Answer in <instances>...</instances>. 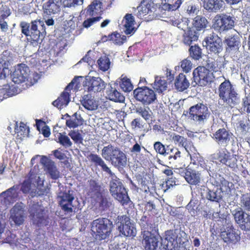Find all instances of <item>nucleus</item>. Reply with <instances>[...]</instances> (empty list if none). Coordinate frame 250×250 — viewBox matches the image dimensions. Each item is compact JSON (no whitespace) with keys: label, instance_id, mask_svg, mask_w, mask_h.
<instances>
[{"label":"nucleus","instance_id":"58836bf2","mask_svg":"<svg viewBox=\"0 0 250 250\" xmlns=\"http://www.w3.org/2000/svg\"><path fill=\"white\" fill-rule=\"evenodd\" d=\"M169 139L174 142L175 145L183 147L186 150L187 149L188 141L183 136H181L175 133H171L169 134Z\"/></svg>","mask_w":250,"mask_h":250},{"label":"nucleus","instance_id":"423d86ee","mask_svg":"<svg viewBox=\"0 0 250 250\" xmlns=\"http://www.w3.org/2000/svg\"><path fill=\"white\" fill-rule=\"evenodd\" d=\"M116 225L119 231L126 237H134L137 231L134 224L125 215L118 216L116 220Z\"/></svg>","mask_w":250,"mask_h":250},{"label":"nucleus","instance_id":"052dcab7","mask_svg":"<svg viewBox=\"0 0 250 250\" xmlns=\"http://www.w3.org/2000/svg\"><path fill=\"white\" fill-rule=\"evenodd\" d=\"M192 65V64L190 61L188 59L184 60L181 62V67L186 73H188L191 70Z\"/></svg>","mask_w":250,"mask_h":250},{"label":"nucleus","instance_id":"e2e57ef3","mask_svg":"<svg viewBox=\"0 0 250 250\" xmlns=\"http://www.w3.org/2000/svg\"><path fill=\"white\" fill-rule=\"evenodd\" d=\"M10 9L6 6H0V19L5 20L10 15Z\"/></svg>","mask_w":250,"mask_h":250},{"label":"nucleus","instance_id":"f704fd0d","mask_svg":"<svg viewBox=\"0 0 250 250\" xmlns=\"http://www.w3.org/2000/svg\"><path fill=\"white\" fill-rule=\"evenodd\" d=\"M189 86V82L185 75L180 73L176 77L175 82V86L179 91H183Z\"/></svg>","mask_w":250,"mask_h":250},{"label":"nucleus","instance_id":"0eeeda50","mask_svg":"<svg viewBox=\"0 0 250 250\" xmlns=\"http://www.w3.org/2000/svg\"><path fill=\"white\" fill-rule=\"evenodd\" d=\"M213 21V28L220 33L232 28L235 23V18L227 15H217Z\"/></svg>","mask_w":250,"mask_h":250},{"label":"nucleus","instance_id":"8fccbe9b","mask_svg":"<svg viewBox=\"0 0 250 250\" xmlns=\"http://www.w3.org/2000/svg\"><path fill=\"white\" fill-rule=\"evenodd\" d=\"M13 60L12 54L9 51L6 50L3 52L0 59V63L6 67L8 64L10 63Z\"/></svg>","mask_w":250,"mask_h":250},{"label":"nucleus","instance_id":"a211bd4d","mask_svg":"<svg viewBox=\"0 0 250 250\" xmlns=\"http://www.w3.org/2000/svg\"><path fill=\"white\" fill-rule=\"evenodd\" d=\"M233 215L235 222L240 228L246 231L250 230V215L242 210H235Z\"/></svg>","mask_w":250,"mask_h":250},{"label":"nucleus","instance_id":"bf43d9fd","mask_svg":"<svg viewBox=\"0 0 250 250\" xmlns=\"http://www.w3.org/2000/svg\"><path fill=\"white\" fill-rule=\"evenodd\" d=\"M154 148L156 151L160 154L166 156L169 154V152H167L166 151L165 146L160 142H157L154 143Z\"/></svg>","mask_w":250,"mask_h":250},{"label":"nucleus","instance_id":"6ab92c4d","mask_svg":"<svg viewBox=\"0 0 250 250\" xmlns=\"http://www.w3.org/2000/svg\"><path fill=\"white\" fill-rule=\"evenodd\" d=\"M29 68L25 64L19 65L12 75V81L15 83L20 84L28 80Z\"/></svg>","mask_w":250,"mask_h":250},{"label":"nucleus","instance_id":"2f4dec72","mask_svg":"<svg viewBox=\"0 0 250 250\" xmlns=\"http://www.w3.org/2000/svg\"><path fill=\"white\" fill-rule=\"evenodd\" d=\"M106 94L107 99L115 102L123 103L125 99L122 94L112 86L107 89Z\"/></svg>","mask_w":250,"mask_h":250},{"label":"nucleus","instance_id":"c756f323","mask_svg":"<svg viewBox=\"0 0 250 250\" xmlns=\"http://www.w3.org/2000/svg\"><path fill=\"white\" fill-rule=\"evenodd\" d=\"M154 3L151 1H143L137 7V16L142 18L145 16L153 12Z\"/></svg>","mask_w":250,"mask_h":250},{"label":"nucleus","instance_id":"69168bd1","mask_svg":"<svg viewBox=\"0 0 250 250\" xmlns=\"http://www.w3.org/2000/svg\"><path fill=\"white\" fill-rule=\"evenodd\" d=\"M101 18V17L99 16H97L96 17H93L92 18H88L83 21V26L85 28H88L94 22L99 21Z\"/></svg>","mask_w":250,"mask_h":250},{"label":"nucleus","instance_id":"f8f14e48","mask_svg":"<svg viewBox=\"0 0 250 250\" xmlns=\"http://www.w3.org/2000/svg\"><path fill=\"white\" fill-rule=\"evenodd\" d=\"M134 98L145 104H149L156 99V95L151 89L145 87H138L133 91Z\"/></svg>","mask_w":250,"mask_h":250},{"label":"nucleus","instance_id":"774afa93","mask_svg":"<svg viewBox=\"0 0 250 250\" xmlns=\"http://www.w3.org/2000/svg\"><path fill=\"white\" fill-rule=\"evenodd\" d=\"M242 105L244 110L248 113H250V95L245 96L243 99Z\"/></svg>","mask_w":250,"mask_h":250},{"label":"nucleus","instance_id":"5fc2aeb1","mask_svg":"<svg viewBox=\"0 0 250 250\" xmlns=\"http://www.w3.org/2000/svg\"><path fill=\"white\" fill-rule=\"evenodd\" d=\"M240 205L244 210L250 211V196L249 194H243L241 196Z\"/></svg>","mask_w":250,"mask_h":250},{"label":"nucleus","instance_id":"c85d7f7f","mask_svg":"<svg viewBox=\"0 0 250 250\" xmlns=\"http://www.w3.org/2000/svg\"><path fill=\"white\" fill-rule=\"evenodd\" d=\"M120 149L114 145L108 144L101 150V155L106 161H110Z\"/></svg>","mask_w":250,"mask_h":250},{"label":"nucleus","instance_id":"7c9ffc66","mask_svg":"<svg viewBox=\"0 0 250 250\" xmlns=\"http://www.w3.org/2000/svg\"><path fill=\"white\" fill-rule=\"evenodd\" d=\"M124 32L126 35H132L135 32L134 19L132 14H127L124 17Z\"/></svg>","mask_w":250,"mask_h":250},{"label":"nucleus","instance_id":"49530a36","mask_svg":"<svg viewBox=\"0 0 250 250\" xmlns=\"http://www.w3.org/2000/svg\"><path fill=\"white\" fill-rule=\"evenodd\" d=\"M168 159L170 164H175L181 157V152L177 148H171L169 152Z\"/></svg>","mask_w":250,"mask_h":250},{"label":"nucleus","instance_id":"f03ea898","mask_svg":"<svg viewBox=\"0 0 250 250\" xmlns=\"http://www.w3.org/2000/svg\"><path fill=\"white\" fill-rule=\"evenodd\" d=\"M43 183L44 179L38 176L35 166L30 170L28 178L22 183L21 190L24 193H29L32 197L40 195L44 190Z\"/></svg>","mask_w":250,"mask_h":250},{"label":"nucleus","instance_id":"b1692460","mask_svg":"<svg viewBox=\"0 0 250 250\" xmlns=\"http://www.w3.org/2000/svg\"><path fill=\"white\" fill-rule=\"evenodd\" d=\"M201 190L203 191L201 192L202 195L211 201L219 202L222 197L221 190L219 189V188L211 190L204 187L201 188Z\"/></svg>","mask_w":250,"mask_h":250},{"label":"nucleus","instance_id":"a878e982","mask_svg":"<svg viewBox=\"0 0 250 250\" xmlns=\"http://www.w3.org/2000/svg\"><path fill=\"white\" fill-rule=\"evenodd\" d=\"M232 134L225 128L218 129L214 134L216 141L222 146H226L230 141Z\"/></svg>","mask_w":250,"mask_h":250},{"label":"nucleus","instance_id":"603ef678","mask_svg":"<svg viewBox=\"0 0 250 250\" xmlns=\"http://www.w3.org/2000/svg\"><path fill=\"white\" fill-rule=\"evenodd\" d=\"M97 62L99 68L103 71L107 70L110 67V60L109 58L105 56L101 57L98 60Z\"/></svg>","mask_w":250,"mask_h":250},{"label":"nucleus","instance_id":"dca6fc26","mask_svg":"<svg viewBox=\"0 0 250 250\" xmlns=\"http://www.w3.org/2000/svg\"><path fill=\"white\" fill-rule=\"evenodd\" d=\"M203 46L211 52L219 53L222 50V41L218 35L212 33L209 34L205 40Z\"/></svg>","mask_w":250,"mask_h":250},{"label":"nucleus","instance_id":"0e129e2a","mask_svg":"<svg viewBox=\"0 0 250 250\" xmlns=\"http://www.w3.org/2000/svg\"><path fill=\"white\" fill-rule=\"evenodd\" d=\"M83 0H64V5L67 7H75L82 5Z\"/></svg>","mask_w":250,"mask_h":250},{"label":"nucleus","instance_id":"473e14b6","mask_svg":"<svg viewBox=\"0 0 250 250\" xmlns=\"http://www.w3.org/2000/svg\"><path fill=\"white\" fill-rule=\"evenodd\" d=\"M86 10L87 16L93 17L99 15L102 12V2L100 0H94Z\"/></svg>","mask_w":250,"mask_h":250},{"label":"nucleus","instance_id":"ea45409f","mask_svg":"<svg viewBox=\"0 0 250 250\" xmlns=\"http://www.w3.org/2000/svg\"><path fill=\"white\" fill-rule=\"evenodd\" d=\"M153 88L158 93H161L167 88L166 81L159 76L155 77L154 83L152 84Z\"/></svg>","mask_w":250,"mask_h":250},{"label":"nucleus","instance_id":"3c124183","mask_svg":"<svg viewBox=\"0 0 250 250\" xmlns=\"http://www.w3.org/2000/svg\"><path fill=\"white\" fill-rule=\"evenodd\" d=\"M58 139V142L66 148L71 147L73 145L69 137L65 134L59 133Z\"/></svg>","mask_w":250,"mask_h":250},{"label":"nucleus","instance_id":"79ce46f5","mask_svg":"<svg viewBox=\"0 0 250 250\" xmlns=\"http://www.w3.org/2000/svg\"><path fill=\"white\" fill-rule=\"evenodd\" d=\"M232 89H234V88L230 81L229 80H225L220 84L218 87L219 97L229 92V91L232 90Z\"/></svg>","mask_w":250,"mask_h":250},{"label":"nucleus","instance_id":"ddd939ff","mask_svg":"<svg viewBox=\"0 0 250 250\" xmlns=\"http://www.w3.org/2000/svg\"><path fill=\"white\" fill-rule=\"evenodd\" d=\"M105 83L100 77L87 76L85 78L84 86L89 92L97 93L104 90Z\"/></svg>","mask_w":250,"mask_h":250},{"label":"nucleus","instance_id":"4c0bfd02","mask_svg":"<svg viewBox=\"0 0 250 250\" xmlns=\"http://www.w3.org/2000/svg\"><path fill=\"white\" fill-rule=\"evenodd\" d=\"M83 123V120L81 115L75 113L70 119L66 120V125L70 128H74L82 125Z\"/></svg>","mask_w":250,"mask_h":250},{"label":"nucleus","instance_id":"7ed1b4c3","mask_svg":"<svg viewBox=\"0 0 250 250\" xmlns=\"http://www.w3.org/2000/svg\"><path fill=\"white\" fill-rule=\"evenodd\" d=\"M113 228L112 222L106 218H99L91 224V231L96 240H104L108 237Z\"/></svg>","mask_w":250,"mask_h":250},{"label":"nucleus","instance_id":"f257e3e1","mask_svg":"<svg viewBox=\"0 0 250 250\" xmlns=\"http://www.w3.org/2000/svg\"><path fill=\"white\" fill-rule=\"evenodd\" d=\"M20 25L22 33L27 37V40L33 46L41 43L46 34L43 21L35 20L31 23L21 21Z\"/></svg>","mask_w":250,"mask_h":250},{"label":"nucleus","instance_id":"338daca9","mask_svg":"<svg viewBox=\"0 0 250 250\" xmlns=\"http://www.w3.org/2000/svg\"><path fill=\"white\" fill-rule=\"evenodd\" d=\"M221 187L219 189L221 190V192H225L227 193H229L230 192V185L232 186V184L229 183L228 181L226 180H223L221 182Z\"/></svg>","mask_w":250,"mask_h":250},{"label":"nucleus","instance_id":"bb28decb","mask_svg":"<svg viewBox=\"0 0 250 250\" xmlns=\"http://www.w3.org/2000/svg\"><path fill=\"white\" fill-rule=\"evenodd\" d=\"M81 103L85 109L90 111L96 110L99 106V101L91 94L84 95Z\"/></svg>","mask_w":250,"mask_h":250},{"label":"nucleus","instance_id":"9d476101","mask_svg":"<svg viewBox=\"0 0 250 250\" xmlns=\"http://www.w3.org/2000/svg\"><path fill=\"white\" fill-rule=\"evenodd\" d=\"M142 235L143 236L142 243L145 250H158L160 246H161L160 240L162 239L160 236L145 230L142 232Z\"/></svg>","mask_w":250,"mask_h":250},{"label":"nucleus","instance_id":"e433bc0d","mask_svg":"<svg viewBox=\"0 0 250 250\" xmlns=\"http://www.w3.org/2000/svg\"><path fill=\"white\" fill-rule=\"evenodd\" d=\"M208 22L205 17L197 16L193 19L191 29L199 33V31L204 30L206 27Z\"/></svg>","mask_w":250,"mask_h":250},{"label":"nucleus","instance_id":"13d9d810","mask_svg":"<svg viewBox=\"0 0 250 250\" xmlns=\"http://www.w3.org/2000/svg\"><path fill=\"white\" fill-rule=\"evenodd\" d=\"M236 155H231L229 153L228 158H227V162L225 163V165L231 168H235L237 167V159Z\"/></svg>","mask_w":250,"mask_h":250},{"label":"nucleus","instance_id":"a18cd8bd","mask_svg":"<svg viewBox=\"0 0 250 250\" xmlns=\"http://www.w3.org/2000/svg\"><path fill=\"white\" fill-rule=\"evenodd\" d=\"M136 113L141 116L146 121L152 119V112L147 107H140L136 108Z\"/></svg>","mask_w":250,"mask_h":250},{"label":"nucleus","instance_id":"9b49d317","mask_svg":"<svg viewBox=\"0 0 250 250\" xmlns=\"http://www.w3.org/2000/svg\"><path fill=\"white\" fill-rule=\"evenodd\" d=\"M40 164L48 177L53 180H57L60 177L61 173L56 164L49 157L42 155Z\"/></svg>","mask_w":250,"mask_h":250},{"label":"nucleus","instance_id":"37998d69","mask_svg":"<svg viewBox=\"0 0 250 250\" xmlns=\"http://www.w3.org/2000/svg\"><path fill=\"white\" fill-rule=\"evenodd\" d=\"M188 19L186 18L177 20L172 19L170 20L169 22L170 24L177 26L185 32L190 29L188 28Z\"/></svg>","mask_w":250,"mask_h":250},{"label":"nucleus","instance_id":"c03bdc74","mask_svg":"<svg viewBox=\"0 0 250 250\" xmlns=\"http://www.w3.org/2000/svg\"><path fill=\"white\" fill-rule=\"evenodd\" d=\"M111 194L115 199L117 200L123 205L125 203H127L129 200L127 194V191L125 188L124 191H122L121 190V191H119V189H118L115 193H111Z\"/></svg>","mask_w":250,"mask_h":250},{"label":"nucleus","instance_id":"c9c22d12","mask_svg":"<svg viewBox=\"0 0 250 250\" xmlns=\"http://www.w3.org/2000/svg\"><path fill=\"white\" fill-rule=\"evenodd\" d=\"M199 33L191 28L185 32L183 35V42L184 44L190 45L193 42L197 41Z\"/></svg>","mask_w":250,"mask_h":250},{"label":"nucleus","instance_id":"4468645a","mask_svg":"<svg viewBox=\"0 0 250 250\" xmlns=\"http://www.w3.org/2000/svg\"><path fill=\"white\" fill-rule=\"evenodd\" d=\"M24 206L22 203H17L10 210L9 220L11 224L20 226L24 220Z\"/></svg>","mask_w":250,"mask_h":250},{"label":"nucleus","instance_id":"680f3d73","mask_svg":"<svg viewBox=\"0 0 250 250\" xmlns=\"http://www.w3.org/2000/svg\"><path fill=\"white\" fill-rule=\"evenodd\" d=\"M227 44L230 47L237 46L239 44L238 37L233 36L229 37L226 39Z\"/></svg>","mask_w":250,"mask_h":250},{"label":"nucleus","instance_id":"aec40b11","mask_svg":"<svg viewBox=\"0 0 250 250\" xmlns=\"http://www.w3.org/2000/svg\"><path fill=\"white\" fill-rule=\"evenodd\" d=\"M240 102L238 94L235 89L229 91L223 96L219 97V103L227 107H233Z\"/></svg>","mask_w":250,"mask_h":250},{"label":"nucleus","instance_id":"72a5a7b5","mask_svg":"<svg viewBox=\"0 0 250 250\" xmlns=\"http://www.w3.org/2000/svg\"><path fill=\"white\" fill-rule=\"evenodd\" d=\"M60 4L59 0H49L43 7L47 14H55L60 11Z\"/></svg>","mask_w":250,"mask_h":250},{"label":"nucleus","instance_id":"4d7b16f0","mask_svg":"<svg viewBox=\"0 0 250 250\" xmlns=\"http://www.w3.org/2000/svg\"><path fill=\"white\" fill-rule=\"evenodd\" d=\"M189 51L191 57L194 60H199L201 58V49L198 45L191 46Z\"/></svg>","mask_w":250,"mask_h":250},{"label":"nucleus","instance_id":"1a4fd4ad","mask_svg":"<svg viewBox=\"0 0 250 250\" xmlns=\"http://www.w3.org/2000/svg\"><path fill=\"white\" fill-rule=\"evenodd\" d=\"M194 82L203 86L213 81L212 73L204 66H200L195 69L193 72Z\"/></svg>","mask_w":250,"mask_h":250},{"label":"nucleus","instance_id":"6e6d98bb","mask_svg":"<svg viewBox=\"0 0 250 250\" xmlns=\"http://www.w3.org/2000/svg\"><path fill=\"white\" fill-rule=\"evenodd\" d=\"M15 132L21 138L25 137L28 136L29 129L25 124L21 123L19 127L17 126L15 128Z\"/></svg>","mask_w":250,"mask_h":250},{"label":"nucleus","instance_id":"39448f33","mask_svg":"<svg viewBox=\"0 0 250 250\" xmlns=\"http://www.w3.org/2000/svg\"><path fill=\"white\" fill-rule=\"evenodd\" d=\"M89 157L92 162L96 165L100 166L102 170L109 175V187L110 189H113L119 185L122 184L120 179L116 175L111 171L110 168L107 166L105 162L98 155L91 154Z\"/></svg>","mask_w":250,"mask_h":250},{"label":"nucleus","instance_id":"09e8293b","mask_svg":"<svg viewBox=\"0 0 250 250\" xmlns=\"http://www.w3.org/2000/svg\"><path fill=\"white\" fill-rule=\"evenodd\" d=\"M109 39L112 41L115 44L121 45L126 41V37L125 35H121L118 33H113L109 36Z\"/></svg>","mask_w":250,"mask_h":250},{"label":"nucleus","instance_id":"f3484780","mask_svg":"<svg viewBox=\"0 0 250 250\" xmlns=\"http://www.w3.org/2000/svg\"><path fill=\"white\" fill-rule=\"evenodd\" d=\"M58 198L60 205L62 208L67 213L72 212V201L74 199V196L70 194V190H68V192H60L58 193Z\"/></svg>","mask_w":250,"mask_h":250},{"label":"nucleus","instance_id":"de8ad7c7","mask_svg":"<svg viewBox=\"0 0 250 250\" xmlns=\"http://www.w3.org/2000/svg\"><path fill=\"white\" fill-rule=\"evenodd\" d=\"M120 86L121 88L125 92H130L133 88V86L130 80L127 78L126 77H121L120 82Z\"/></svg>","mask_w":250,"mask_h":250},{"label":"nucleus","instance_id":"4be33fe9","mask_svg":"<svg viewBox=\"0 0 250 250\" xmlns=\"http://www.w3.org/2000/svg\"><path fill=\"white\" fill-rule=\"evenodd\" d=\"M73 81H72L65 88V91L63 92L58 98L54 101L53 105L56 106L58 109H62L66 107L70 102L69 94L68 91L72 88Z\"/></svg>","mask_w":250,"mask_h":250},{"label":"nucleus","instance_id":"864d4df0","mask_svg":"<svg viewBox=\"0 0 250 250\" xmlns=\"http://www.w3.org/2000/svg\"><path fill=\"white\" fill-rule=\"evenodd\" d=\"M68 135L75 144H80L82 143L83 137L79 130H71L68 132Z\"/></svg>","mask_w":250,"mask_h":250},{"label":"nucleus","instance_id":"2eb2a0df","mask_svg":"<svg viewBox=\"0 0 250 250\" xmlns=\"http://www.w3.org/2000/svg\"><path fill=\"white\" fill-rule=\"evenodd\" d=\"M19 187L14 186L6 191L0 194V206L7 207L8 206L16 202L18 198Z\"/></svg>","mask_w":250,"mask_h":250},{"label":"nucleus","instance_id":"5701e85b","mask_svg":"<svg viewBox=\"0 0 250 250\" xmlns=\"http://www.w3.org/2000/svg\"><path fill=\"white\" fill-rule=\"evenodd\" d=\"M221 237L225 243L231 246L235 244L240 239L239 234L233 228L221 232Z\"/></svg>","mask_w":250,"mask_h":250},{"label":"nucleus","instance_id":"6e6552de","mask_svg":"<svg viewBox=\"0 0 250 250\" xmlns=\"http://www.w3.org/2000/svg\"><path fill=\"white\" fill-rule=\"evenodd\" d=\"M43 207L38 203H33L29 206L30 217L33 224L38 227L46 226L47 221L44 216Z\"/></svg>","mask_w":250,"mask_h":250},{"label":"nucleus","instance_id":"cd10ccee","mask_svg":"<svg viewBox=\"0 0 250 250\" xmlns=\"http://www.w3.org/2000/svg\"><path fill=\"white\" fill-rule=\"evenodd\" d=\"M110 162L112 165L115 167H125L127 163L126 155L120 149Z\"/></svg>","mask_w":250,"mask_h":250},{"label":"nucleus","instance_id":"412c9836","mask_svg":"<svg viewBox=\"0 0 250 250\" xmlns=\"http://www.w3.org/2000/svg\"><path fill=\"white\" fill-rule=\"evenodd\" d=\"M181 175L191 185H197L200 182V177L198 171L188 167V169L182 168L180 170Z\"/></svg>","mask_w":250,"mask_h":250},{"label":"nucleus","instance_id":"393cba45","mask_svg":"<svg viewBox=\"0 0 250 250\" xmlns=\"http://www.w3.org/2000/svg\"><path fill=\"white\" fill-rule=\"evenodd\" d=\"M225 2L223 0H203V7L210 12H217L223 9Z\"/></svg>","mask_w":250,"mask_h":250},{"label":"nucleus","instance_id":"20e7f679","mask_svg":"<svg viewBox=\"0 0 250 250\" xmlns=\"http://www.w3.org/2000/svg\"><path fill=\"white\" fill-rule=\"evenodd\" d=\"M189 114L190 119L200 125L204 124L210 116L208 107L203 103H198L191 106Z\"/></svg>","mask_w":250,"mask_h":250},{"label":"nucleus","instance_id":"a19ab883","mask_svg":"<svg viewBox=\"0 0 250 250\" xmlns=\"http://www.w3.org/2000/svg\"><path fill=\"white\" fill-rule=\"evenodd\" d=\"M229 153L226 149L223 148L212 154L211 156V158L213 160H218L221 163L224 164L227 162L226 160Z\"/></svg>","mask_w":250,"mask_h":250}]
</instances>
